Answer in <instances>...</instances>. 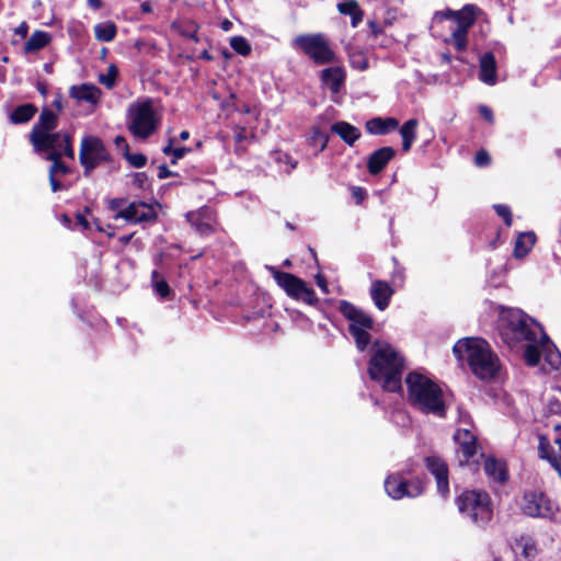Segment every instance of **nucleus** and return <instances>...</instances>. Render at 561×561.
<instances>
[{
	"label": "nucleus",
	"mask_w": 561,
	"mask_h": 561,
	"mask_svg": "<svg viewBox=\"0 0 561 561\" xmlns=\"http://www.w3.org/2000/svg\"><path fill=\"white\" fill-rule=\"evenodd\" d=\"M404 366V357L391 344L383 341H375L373 343L371 357L368 363V375L385 391H402Z\"/></svg>",
	"instance_id": "1"
},
{
	"label": "nucleus",
	"mask_w": 561,
	"mask_h": 561,
	"mask_svg": "<svg viewBox=\"0 0 561 561\" xmlns=\"http://www.w3.org/2000/svg\"><path fill=\"white\" fill-rule=\"evenodd\" d=\"M501 340L510 348H519L525 341H535L539 335L542 340L548 336L541 325L517 308H503L497 321Z\"/></svg>",
	"instance_id": "2"
},
{
	"label": "nucleus",
	"mask_w": 561,
	"mask_h": 561,
	"mask_svg": "<svg viewBox=\"0 0 561 561\" xmlns=\"http://www.w3.org/2000/svg\"><path fill=\"white\" fill-rule=\"evenodd\" d=\"M453 353L458 360L466 358L472 374L482 380L493 378L500 368L499 357L482 339H460L454 345Z\"/></svg>",
	"instance_id": "3"
},
{
	"label": "nucleus",
	"mask_w": 561,
	"mask_h": 561,
	"mask_svg": "<svg viewBox=\"0 0 561 561\" xmlns=\"http://www.w3.org/2000/svg\"><path fill=\"white\" fill-rule=\"evenodd\" d=\"M408 402L424 414L446 415L447 407L440 387L428 377L412 371L405 378Z\"/></svg>",
	"instance_id": "4"
},
{
	"label": "nucleus",
	"mask_w": 561,
	"mask_h": 561,
	"mask_svg": "<svg viewBox=\"0 0 561 561\" xmlns=\"http://www.w3.org/2000/svg\"><path fill=\"white\" fill-rule=\"evenodd\" d=\"M455 503L460 515L478 528H486L493 518L491 497L485 491L465 490Z\"/></svg>",
	"instance_id": "5"
},
{
	"label": "nucleus",
	"mask_w": 561,
	"mask_h": 561,
	"mask_svg": "<svg viewBox=\"0 0 561 561\" xmlns=\"http://www.w3.org/2000/svg\"><path fill=\"white\" fill-rule=\"evenodd\" d=\"M127 128L136 138L147 139L158 129L160 117L153 108V100L145 98L128 105Z\"/></svg>",
	"instance_id": "6"
},
{
	"label": "nucleus",
	"mask_w": 561,
	"mask_h": 561,
	"mask_svg": "<svg viewBox=\"0 0 561 561\" xmlns=\"http://www.w3.org/2000/svg\"><path fill=\"white\" fill-rule=\"evenodd\" d=\"M291 46L301 50L316 65H327L335 61V53L321 33L298 35L293 39Z\"/></svg>",
	"instance_id": "7"
},
{
	"label": "nucleus",
	"mask_w": 561,
	"mask_h": 561,
	"mask_svg": "<svg viewBox=\"0 0 561 561\" xmlns=\"http://www.w3.org/2000/svg\"><path fill=\"white\" fill-rule=\"evenodd\" d=\"M57 125L58 115L44 108L30 133V141L34 150H45L51 146V141L62 140V131H54Z\"/></svg>",
	"instance_id": "8"
},
{
	"label": "nucleus",
	"mask_w": 561,
	"mask_h": 561,
	"mask_svg": "<svg viewBox=\"0 0 561 561\" xmlns=\"http://www.w3.org/2000/svg\"><path fill=\"white\" fill-rule=\"evenodd\" d=\"M272 273L276 284L293 299L301 300L309 306H316L319 301L316 291L307 286L298 276L278 271L274 266H266Z\"/></svg>",
	"instance_id": "9"
},
{
	"label": "nucleus",
	"mask_w": 561,
	"mask_h": 561,
	"mask_svg": "<svg viewBox=\"0 0 561 561\" xmlns=\"http://www.w3.org/2000/svg\"><path fill=\"white\" fill-rule=\"evenodd\" d=\"M110 160L111 153L101 138L89 135L81 139L79 162L83 168L84 176H90L94 169Z\"/></svg>",
	"instance_id": "10"
},
{
	"label": "nucleus",
	"mask_w": 561,
	"mask_h": 561,
	"mask_svg": "<svg viewBox=\"0 0 561 561\" xmlns=\"http://www.w3.org/2000/svg\"><path fill=\"white\" fill-rule=\"evenodd\" d=\"M385 490L393 500L416 497L424 491L422 481L417 478L408 480L401 474H390L385 480Z\"/></svg>",
	"instance_id": "11"
},
{
	"label": "nucleus",
	"mask_w": 561,
	"mask_h": 561,
	"mask_svg": "<svg viewBox=\"0 0 561 561\" xmlns=\"http://www.w3.org/2000/svg\"><path fill=\"white\" fill-rule=\"evenodd\" d=\"M522 510L525 515L537 518H551L554 514L552 502L542 492L525 493Z\"/></svg>",
	"instance_id": "12"
},
{
	"label": "nucleus",
	"mask_w": 561,
	"mask_h": 561,
	"mask_svg": "<svg viewBox=\"0 0 561 561\" xmlns=\"http://www.w3.org/2000/svg\"><path fill=\"white\" fill-rule=\"evenodd\" d=\"M133 224L148 222L157 218L153 207L145 202H133L114 216Z\"/></svg>",
	"instance_id": "13"
},
{
	"label": "nucleus",
	"mask_w": 561,
	"mask_h": 561,
	"mask_svg": "<svg viewBox=\"0 0 561 561\" xmlns=\"http://www.w3.org/2000/svg\"><path fill=\"white\" fill-rule=\"evenodd\" d=\"M454 440L457 445L456 453L459 463L462 466L477 455V437L468 428H458L454 434Z\"/></svg>",
	"instance_id": "14"
},
{
	"label": "nucleus",
	"mask_w": 561,
	"mask_h": 561,
	"mask_svg": "<svg viewBox=\"0 0 561 561\" xmlns=\"http://www.w3.org/2000/svg\"><path fill=\"white\" fill-rule=\"evenodd\" d=\"M339 310L351 322L348 325V331H352L354 328L355 330L373 329V318L363 309L354 306L350 301L341 300Z\"/></svg>",
	"instance_id": "15"
},
{
	"label": "nucleus",
	"mask_w": 561,
	"mask_h": 561,
	"mask_svg": "<svg viewBox=\"0 0 561 561\" xmlns=\"http://www.w3.org/2000/svg\"><path fill=\"white\" fill-rule=\"evenodd\" d=\"M427 470L435 477L437 483V492L446 497L449 494L448 467L447 463L437 456H428L425 458Z\"/></svg>",
	"instance_id": "16"
},
{
	"label": "nucleus",
	"mask_w": 561,
	"mask_h": 561,
	"mask_svg": "<svg viewBox=\"0 0 561 561\" xmlns=\"http://www.w3.org/2000/svg\"><path fill=\"white\" fill-rule=\"evenodd\" d=\"M478 8L474 4H466L460 11L447 10L445 12H436L435 16L439 19H450L457 23L456 30L467 32L476 21V11Z\"/></svg>",
	"instance_id": "17"
},
{
	"label": "nucleus",
	"mask_w": 561,
	"mask_h": 561,
	"mask_svg": "<svg viewBox=\"0 0 561 561\" xmlns=\"http://www.w3.org/2000/svg\"><path fill=\"white\" fill-rule=\"evenodd\" d=\"M45 159L51 162L48 168V180L51 192L57 193L67 190V187L57 179V175L70 174L71 169L62 162L60 154L57 152H51L50 154L45 156Z\"/></svg>",
	"instance_id": "18"
},
{
	"label": "nucleus",
	"mask_w": 561,
	"mask_h": 561,
	"mask_svg": "<svg viewBox=\"0 0 561 561\" xmlns=\"http://www.w3.org/2000/svg\"><path fill=\"white\" fill-rule=\"evenodd\" d=\"M187 220L202 236H209L214 232V211L209 207H203L196 213H188Z\"/></svg>",
	"instance_id": "19"
},
{
	"label": "nucleus",
	"mask_w": 561,
	"mask_h": 561,
	"mask_svg": "<svg viewBox=\"0 0 561 561\" xmlns=\"http://www.w3.org/2000/svg\"><path fill=\"white\" fill-rule=\"evenodd\" d=\"M396 150L392 147H381L371 152L367 159V170L369 174H379L387 164L394 158Z\"/></svg>",
	"instance_id": "20"
},
{
	"label": "nucleus",
	"mask_w": 561,
	"mask_h": 561,
	"mask_svg": "<svg viewBox=\"0 0 561 561\" xmlns=\"http://www.w3.org/2000/svg\"><path fill=\"white\" fill-rule=\"evenodd\" d=\"M320 79L333 94H337L344 87L346 72L339 66L329 67L321 71Z\"/></svg>",
	"instance_id": "21"
},
{
	"label": "nucleus",
	"mask_w": 561,
	"mask_h": 561,
	"mask_svg": "<svg viewBox=\"0 0 561 561\" xmlns=\"http://www.w3.org/2000/svg\"><path fill=\"white\" fill-rule=\"evenodd\" d=\"M479 79L489 85H494L497 81L496 60L492 51L484 53L479 60Z\"/></svg>",
	"instance_id": "22"
},
{
	"label": "nucleus",
	"mask_w": 561,
	"mask_h": 561,
	"mask_svg": "<svg viewBox=\"0 0 561 561\" xmlns=\"http://www.w3.org/2000/svg\"><path fill=\"white\" fill-rule=\"evenodd\" d=\"M399 127V121L394 117H374L366 122L365 129L370 135H388Z\"/></svg>",
	"instance_id": "23"
},
{
	"label": "nucleus",
	"mask_w": 561,
	"mask_h": 561,
	"mask_svg": "<svg viewBox=\"0 0 561 561\" xmlns=\"http://www.w3.org/2000/svg\"><path fill=\"white\" fill-rule=\"evenodd\" d=\"M393 294L390 285L385 280H375L370 287V297L379 310H385Z\"/></svg>",
	"instance_id": "24"
},
{
	"label": "nucleus",
	"mask_w": 561,
	"mask_h": 561,
	"mask_svg": "<svg viewBox=\"0 0 561 561\" xmlns=\"http://www.w3.org/2000/svg\"><path fill=\"white\" fill-rule=\"evenodd\" d=\"M69 94L77 101L88 102L94 106L99 103L101 90L94 84L83 83L81 85H72L69 90Z\"/></svg>",
	"instance_id": "25"
},
{
	"label": "nucleus",
	"mask_w": 561,
	"mask_h": 561,
	"mask_svg": "<svg viewBox=\"0 0 561 561\" xmlns=\"http://www.w3.org/2000/svg\"><path fill=\"white\" fill-rule=\"evenodd\" d=\"M331 131L336 134L346 145L354 146L360 138V130L345 121H339L331 125Z\"/></svg>",
	"instance_id": "26"
},
{
	"label": "nucleus",
	"mask_w": 561,
	"mask_h": 561,
	"mask_svg": "<svg viewBox=\"0 0 561 561\" xmlns=\"http://www.w3.org/2000/svg\"><path fill=\"white\" fill-rule=\"evenodd\" d=\"M548 342L549 337L547 340H542L539 335L535 341H525L519 345V348H524V358L528 366L535 367L540 363V346L546 347Z\"/></svg>",
	"instance_id": "27"
},
{
	"label": "nucleus",
	"mask_w": 561,
	"mask_h": 561,
	"mask_svg": "<svg viewBox=\"0 0 561 561\" xmlns=\"http://www.w3.org/2000/svg\"><path fill=\"white\" fill-rule=\"evenodd\" d=\"M51 146L45 150H35L37 153L50 154L51 152H57L60 154V158L64 156L69 159H75V150L72 147V137L70 134L62 131V140L58 139L56 141H51Z\"/></svg>",
	"instance_id": "28"
},
{
	"label": "nucleus",
	"mask_w": 561,
	"mask_h": 561,
	"mask_svg": "<svg viewBox=\"0 0 561 561\" xmlns=\"http://www.w3.org/2000/svg\"><path fill=\"white\" fill-rule=\"evenodd\" d=\"M536 242V234L533 231L522 232L517 236L514 245L513 255L516 259L525 257L533 249Z\"/></svg>",
	"instance_id": "29"
},
{
	"label": "nucleus",
	"mask_w": 561,
	"mask_h": 561,
	"mask_svg": "<svg viewBox=\"0 0 561 561\" xmlns=\"http://www.w3.org/2000/svg\"><path fill=\"white\" fill-rule=\"evenodd\" d=\"M419 121L416 118L408 119L400 128L399 133L402 138V150L409 152L416 139V128Z\"/></svg>",
	"instance_id": "30"
},
{
	"label": "nucleus",
	"mask_w": 561,
	"mask_h": 561,
	"mask_svg": "<svg viewBox=\"0 0 561 561\" xmlns=\"http://www.w3.org/2000/svg\"><path fill=\"white\" fill-rule=\"evenodd\" d=\"M483 467L486 476L494 481L505 482L507 480V472L504 465L494 457H486Z\"/></svg>",
	"instance_id": "31"
},
{
	"label": "nucleus",
	"mask_w": 561,
	"mask_h": 561,
	"mask_svg": "<svg viewBox=\"0 0 561 561\" xmlns=\"http://www.w3.org/2000/svg\"><path fill=\"white\" fill-rule=\"evenodd\" d=\"M337 10L343 15H350L353 27H356L363 20V11L356 0H348L337 4Z\"/></svg>",
	"instance_id": "32"
},
{
	"label": "nucleus",
	"mask_w": 561,
	"mask_h": 561,
	"mask_svg": "<svg viewBox=\"0 0 561 561\" xmlns=\"http://www.w3.org/2000/svg\"><path fill=\"white\" fill-rule=\"evenodd\" d=\"M37 107L34 104L26 103L16 106L10 114V121L13 124H24L33 118L36 114Z\"/></svg>",
	"instance_id": "33"
},
{
	"label": "nucleus",
	"mask_w": 561,
	"mask_h": 561,
	"mask_svg": "<svg viewBox=\"0 0 561 561\" xmlns=\"http://www.w3.org/2000/svg\"><path fill=\"white\" fill-rule=\"evenodd\" d=\"M50 35L44 31H35L24 45L25 53L43 49L50 42Z\"/></svg>",
	"instance_id": "34"
},
{
	"label": "nucleus",
	"mask_w": 561,
	"mask_h": 561,
	"mask_svg": "<svg viewBox=\"0 0 561 561\" xmlns=\"http://www.w3.org/2000/svg\"><path fill=\"white\" fill-rule=\"evenodd\" d=\"M116 32V26L112 22L99 23L94 26L95 38L100 42H112Z\"/></svg>",
	"instance_id": "35"
},
{
	"label": "nucleus",
	"mask_w": 561,
	"mask_h": 561,
	"mask_svg": "<svg viewBox=\"0 0 561 561\" xmlns=\"http://www.w3.org/2000/svg\"><path fill=\"white\" fill-rule=\"evenodd\" d=\"M175 139L170 138L169 142L165 147H163L162 152L165 156H171V164H176L178 161L185 157L186 153L192 151V148L190 147H173Z\"/></svg>",
	"instance_id": "36"
},
{
	"label": "nucleus",
	"mask_w": 561,
	"mask_h": 561,
	"mask_svg": "<svg viewBox=\"0 0 561 561\" xmlns=\"http://www.w3.org/2000/svg\"><path fill=\"white\" fill-rule=\"evenodd\" d=\"M329 142V136L321 130L320 127L313 126L311 129L310 144L313 147H319L318 151L322 152Z\"/></svg>",
	"instance_id": "37"
},
{
	"label": "nucleus",
	"mask_w": 561,
	"mask_h": 561,
	"mask_svg": "<svg viewBox=\"0 0 561 561\" xmlns=\"http://www.w3.org/2000/svg\"><path fill=\"white\" fill-rule=\"evenodd\" d=\"M347 55L352 68L360 71L368 68V60L363 51L347 49Z\"/></svg>",
	"instance_id": "38"
},
{
	"label": "nucleus",
	"mask_w": 561,
	"mask_h": 561,
	"mask_svg": "<svg viewBox=\"0 0 561 561\" xmlns=\"http://www.w3.org/2000/svg\"><path fill=\"white\" fill-rule=\"evenodd\" d=\"M230 47L243 57L249 56L252 50L249 41L240 35L230 38Z\"/></svg>",
	"instance_id": "39"
},
{
	"label": "nucleus",
	"mask_w": 561,
	"mask_h": 561,
	"mask_svg": "<svg viewBox=\"0 0 561 561\" xmlns=\"http://www.w3.org/2000/svg\"><path fill=\"white\" fill-rule=\"evenodd\" d=\"M369 329H356L355 328L350 331V333L352 334V336L354 337L355 340V343H356V346L357 348L363 352L366 350V347L369 345L370 343V334L368 332Z\"/></svg>",
	"instance_id": "40"
},
{
	"label": "nucleus",
	"mask_w": 561,
	"mask_h": 561,
	"mask_svg": "<svg viewBox=\"0 0 561 561\" xmlns=\"http://www.w3.org/2000/svg\"><path fill=\"white\" fill-rule=\"evenodd\" d=\"M158 277H159V272L153 271L151 273V279H152V285H153L154 291L161 298H167V297H169V295L171 293L170 286L167 283V280L158 279Z\"/></svg>",
	"instance_id": "41"
},
{
	"label": "nucleus",
	"mask_w": 561,
	"mask_h": 561,
	"mask_svg": "<svg viewBox=\"0 0 561 561\" xmlns=\"http://www.w3.org/2000/svg\"><path fill=\"white\" fill-rule=\"evenodd\" d=\"M467 32L454 28L451 31V38L447 43H450L458 51H463L467 48Z\"/></svg>",
	"instance_id": "42"
},
{
	"label": "nucleus",
	"mask_w": 561,
	"mask_h": 561,
	"mask_svg": "<svg viewBox=\"0 0 561 561\" xmlns=\"http://www.w3.org/2000/svg\"><path fill=\"white\" fill-rule=\"evenodd\" d=\"M117 75H118V70H117L116 66L111 65L108 67L107 73L101 75L99 80L107 89H112L115 85Z\"/></svg>",
	"instance_id": "43"
},
{
	"label": "nucleus",
	"mask_w": 561,
	"mask_h": 561,
	"mask_svg": "<svg viewBox=\"0 0 561 561\" xmlns=\"http://www.w3.org/2000/svg\"><path fill=\"white\" fill-rule=\"evenodd\" d=\"M493 207H494L497 216L503 218L505 225L507 227H511L513 224V216H512L511 208L504 204H497V205H494Z\"/></svg>",
	"instance_id": "44"
},
{
	"label": "nucleus",
	"mask_w": 561,
	"mask_h": 561,
	"mask_svg": "<svg viewBox=\"0 0 561 561\" xmlns=\"http://www.w3.org/2000/svg\"><path fill=\"white\" fill-rule=\"evenodd\" d=\"M126 158L134 168H142L147 163V157L142 153H127Z\"/></svg>",
	"instance_id": "45"
},
{
	"label": "nucleus",
	"mask_w": 561,
	"mask_h": 561,
	"mask_svg": "<svg viewBox=\"0 0 561 561\" xmlns=\"http://www.w3.org/2000/svg\"><path fill=\"white\" fill-rule=\"evenodd\" d=\"M491 162V157L488 151L481 149L474 156V164L479 168H483L489 165Z\"/></svg>",
	"instance_id": "46"
},
{
	"label": "nucleus",
	"mask_w": 561,
	"mask_h": 561,
	"mask_svg": "<svg viewBox=\"0 0 561 561\" xmlns=\"http://www.w3.org/2000/svg\"><path fill=\"white\" fill-rule=\"evenodd\" d=\"M133 185L138 188H146L148 186V176L145 172H137L133 176Z\"/></svg>",
	"instance_id": "47"
},
{
	"label": "nucleus",
	"mask_w": 561,
	"mask_h": 561,
	"mask_svg": "<svg viewBox=\"0 0 561 561\" xmlns=\"http://www.w3.org/2000/svg\"><path fill=\"white\" fill-rule=\"evenodd\" d=\"M547 362L554 368L561 369V353L556 351L547 355Z\"/></svg>",
	"instance_id": "48"
},
{
	"label": "nucleus",
	"mask_w": 561,
	"mask_h": 561,
	"mask_svg": "<svg viewBox=\"0 0 561 561\" xmlns=\"http://www.w3.org/2000/svg\"><path fill=\"white\" fill-rule=\"evenodd\" d=\"M126 203V198H113L108 203V208L117 214L119 210L124 209L123 206H125Z\"/></svg>",
	"instance_id": "49"
},
{
	"label": "nucleus",
	"mask_w": 561,
	"mask_h": 561,
	"mask_svg": "<svg viewBox=\"0 0 561 561\" xmlns=\"http://www.w3.org/2000/svg\"><path fill=\"white\" fill-rule=\"evenodd\" d=\"M275 156H276L277 161H279V162L285 161V162L289 163V165H290L289 171L294 170L297 167V161H294L287 153L276 151Z\"/></svg>",
	"instance_id": "50"
},
{
	"label": "nucleus",
	"mask_w": 561,
	"mask_h": 561,
	"mask_svg": "<svg viewBox=\"0 0 561 561\" xmlns=\"http://www.w3.org/2000/svg\"><path fill=\"white\" fill-rule=\"evenodd\" d=\"M479 113L480 115L489 123H493L494 122V115H493V112L492 110L486 106V105H480L479 106Z\"/></svg>",
	"instance_id": "51"
},
{
	"label": "nucleus",
	"mask_w": 561,
	"mask_h": 561,
	"mask_svg": "<svg viewBox=\"0 0 561 561\" xmlns=\"http://www.w3.org/2000/svg\"><path fill=\"white\" fill-rule=\"evenodd\" d=\"M316 284L318 285V287L324 293V294H328L329 293V288H328V280L325 278L324 275L322 274H317L316 275Z\"/></svg>",
	"instance_id": "52"
},
{
	"label": "nucleus",
	"mask_w": 561,
	"mask_h": 561,
	"mask_svg": "<svg viewBox=\"0 0 561 561\" xmlns=\"http://www.w3.org/2000/svg\"><path fill=\"white\" fill-rule=\"evenodd\" d=\"M174 175H176V173H174L173 171L169 170V168L165 164H161L159 167L158 178L160 180H164V179H168V178L174 176Z\"/></svg>",
	"instance_id": "53"
},
{
	"label": "nucleus",
	"mask_w": 561,
	"mask_h": 561,
	"mask_svg": "<svg viewBox=\"0 0 561 561\" xmlns=\"http://www.w3.org/2000/svg\"><path fill=\"white\" fill-rule=\"evenodd\" d=\"M353 196L359 202L365 196V191L359 186H353L352 188Z\"/></svg>",
	"instance_id": "54"
},
{
	"label": "nucleus",
	"mask_w": 561,
	"mask_h": 561,
	"mask_svg": "<svg viewBox=\"0 0 561 561\" xmlns=\"http://www.w3.org/2000/svg\"><path fill=\"white\" fill-rule=\"evenodd\" d=\"M77 221L84 230L90 229V224L83 214L77 215Z\"/></svg>",
	"instance_id": "55"
},
{
	"label": "nucleus",
	"mask_w": 561,
	"mask_h": 561,
	"mask_svg": "<svg viewBox=\"0 0 561 561\" xmlns=\"http://www.w3.org/2000/svg\"><path fill=\"white\" fill-rule=\"evenodd\" d=\"M36 88H37V91L43 95V96H46L47 95V84L45 82H42V81H38L37 84H36Z\"/></svg>",
	"instance_id": "56"
},
{
	"label": "nucleus",
	"mask_w": 561,
	"mask_h": 561,
	"mask_svg": "<svg viewBox=\"0 0 561 561\" xmlns=\"http://www.w3.org/2000/svg\"><path fill=\"white\" fill-rule=\"evenodd\" d=\"M140 8H141V12H144V13H151L152 12V7H151L150 1L142 2Z\"/></svg>",
	"instance_id": "57"
},
{
	"label": "nucleus",
	"mask_w": 561,
	"mask_h": 561,
	"mask_svg": "<svg viewBox=\"0 0 561 561\" xmlns=\"http://www.w3.org/2000/svg\"><path fill=\"white\" fill-rule=\"evenodd\" d=\"M88 3L94 10H99V9L102 8V1L101 0H88Z\"/></svg>",
	"instance_id": "58"
},
{
	"label": "nucleus",
	"mask_w": 561,
	"mask_h": 561,
	"mask_svg": "<svg viewBox=\"0 0 561 561\" xmlns=\"http://www.w3.org/2000/svg\"><path fill=\"white\" fill-rule=\"evenodd\" d=\"M199 58L207 61H211L214 59L213 55H210L206 49L201 53Z\"/></svg>",
	"instance_id": "59"
},
{
	"label": "nucleus",
	"mask_w": 561,
	"mask_h": 561,
	"mask_svg": "<svg viewBox=\"0 0 561 561\" xmlns=\"http://www.w3.org/2000/svg\"><path fill=\"white\" fill-rule=\"evenodd\" d=\"M26 32H27V26L25 23H23L22 25H20L18 28H16V34H20L21 36H25L26 35Z\"/></svg>",
	"instance_id": "60"
},
{
	"label": "nucleus",
	"mask_w": 561,
	"mask_h": 561,
	"mask_svg": "<svg viewBox=\"0 0 561 561\" xmlns=\"http://www.w3.org/2000/svg\"><path fill=\"white\" fill-rule=\"evenodd\" d=\"M190 138V131L188 130H182L179 135V139L181 141H185Z\"/></svg>",
	"instance_id": "61"
},
{
	"label": "nucleus",
	"mask_w": 561,
	"mask_h": 561,
	"mask_svg": "<svg viewBox=\"0 0 561 561\" xmlns=\"http://www.w3.org/2000/svg\"><path fill=\"white\" fill-rule=\"evenodd\" d=\"M53 105L58 110V111H61L62 108V102H61V99L58 98L56 100L53 101Z\"/></svg>",
	"instance_id": "62"
},
{
	"label": "nucleus",
	"mask_w": 561,
	"mask_h": 561,
	"mask_svg": "<svg viewBox=\"0 0 561 561\" xmlns=\"http://www.w3.org/2000/svg\"><path fill=\"white\" fill-rule=\"evenodd\" d=\"M184 36H186L190 39H193L194 42H198L199 41V38L197 37V34L195 32L184 33Z\"/></svg>",
	"instance_id": "63"
},
{
	"label": "nucleus",
	"mask_w": 561,
	"mask_h": 561,
	"mask_svg": "<svg viewBox=\"0 0 561 561\" xmlns=\"http://www.w3.org/2000/svg\"><path fill=\"white\" fill-rule=\"evenodd\" d=\"M369 26L371 27L373 33H374L375 35H377V34H378V32H379V26H378V24H377L376 22H370V23H369Z\"/></svg>",
	"instance_id": "64"
}]
</instances>
